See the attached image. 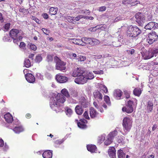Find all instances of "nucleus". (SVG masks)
<instances>
[{
  "label": "nucleus",
  "mask_w": 158,
  "mask_h": 158,
  "mask_svg": "<svg viewBox=\"0 0 158 158\" xmlns=\"http://www.w3.org/2000/svg\"><path fill=\"white\" fill-rule=\"evenodd\" d=\"M66 98L62 94H58L55 97L51 98L50 103L51 108L56 112L61 111L63 108L60 103H63L65 101Z\"/></svg>",
  "instance_id": "obj_1"
},
{
  "label": "nucleus",
  "mask_w": 158,
  "mask_h": 158,
  "mask_svg": "<svg viewBox=\"0 0 158 158\" xmlns=\"http://www.w3.org/2000/svg\"><path fill=\"white\" fill-rule=\"evenodd\" d=\"M141 32V30L137 26L131 25L128 27L127 33L128 36L136 40Z\"/></svg>",
  "instance_id": "obj_2"
},
{
  "label": "nucleus",
  "mask_w": 158,
  "mask_h": 158,
  "mask_svg": "<svg viewBox=\"0 0 158 158\" xmlns=\"http://www.w3.org/2000/svg\"><path fill=\"white\" fill-rule=\"evenodd\" d=\"M94 98L97 101H94L93 104L94 106L97 109H98L101 112H103V110H102L100 105L99 101L102 100L103 94H102L101 91L98 90H95L93 93Z\"/></svg>",
  "instance_id": "obj_3"
},
{
  "label": "nucleus",
  "mask_w": 158,
  "mask_h": 158,
  "mask_svg": "<svg viewBox=\"0 0 158 158\" xmlns=\"http://www.w3.org/2000/svg\"><path fill=\"white\" fill-rule=\"evenodd\" d=\"M132 120L131 117H125L123 121V126L125 132H129L131 127Z\"/></svg>",
  "instance_id": "obj_4"
},
{
  "label": "nucleus",
  "mask_w": 158,
  "mask_h": 158,
  "mask_svg": "<svg viewBox=\"0 0 158 158\" xmlns=\"http://www.w3.org/2000/svg\"><path fill=\"white\" fill-rule=\"evenodd\" d=\"M10 36L13 39V42L18 44V42L22 39V37L19 35V31L18 30L13 29L10 32Z\"/></svg>",
  "instance_id": "obj_5"
},
{
  "label": "nucleus",
  "mask_w": 158,
  "mask_h": 158,
  "mask_svg": "<svg viewBox=\"0 0 158 158\" xmlns=\"http://www.w3.org/2000/svg\"><path fill=\"white\" fill-rule=\"evenodd\" d=\"M54 61L56 63V69L61 71L64 70L65 69V63L61 61L58 57H55Z\"/></svg>",
  "instance_id": "obj_6"
},
{
  "label": "nucleus",
  "mask_w": 158,
  "mask_h": 158,
  "mask_svg": "<svg viewBox=\"0 0 158 158\" xmlns=\"http://www.w3.org/2000/svg\"><path fill=\"white\" fill-rule=\"evenodd\" d=\"M86 73L85 72L77 77L74 80L75 82L78 84H83L86 83L87 81V78L85 77Z\"/></svg>",
  "instance_id": "obj_7"
},
{
  "label": "nucleus",
  "mask_w": 158,
  "mask_h": 158,
  "mask_svg": "<svg viewBox=\"0 0 158 158\" xmlns=\"http://www.w3.org/2000/svg\"><path fill=\"white\" fill-rule=\"evenodd\" d=\"M158 38V36L156 33L154 31L148 34L147 41L149 44H152Z\"/></svg>",
  "instance_id": "obj_8"
},
{
  "label": "nucleus",
  "mask_w": 158,
  "mask_h": 158,
  "mask_svg": "<svg viewBox=\"0 0 158 158\" xmlns=\"http://www.w3.org/2000/svg\"><path fill=\"white\" fill-rule=\"evenodd\" d=\"M135 18L136 22L139 25L142 26L145 21L144 15L142 13L139 12L136 14Z\"/></svg>",
  "instance_id": "obj_9"
},
{
  "label": "nucleus",
  "mask_w": 158,
  "mask_h": 158,
  "mask_svg": "<svg viewBox=\"0 0 158 158\" xmlns=\"http://www.w3.org/2000/svg\"><path fill=\"white\" fill-rule=\"evenodd\" d=\"M133 102L129 100L128 101L126 107H124L122 108V111L123 112H126L128 113H130L133 111V109L132 107Z\"/></svg>",
  "instance_id": "obj_10"
},
{
  "label": "nucleus",
  "mask_w": 158,
  "mask_h": 158,
  "mask_svg": "<svg viewBox=\"0 0 158 158\" xmlns=\"http://www.w3.org/2000/svg\"><path fill=\"white\" fill-rule=\"evenodd\" d=\"M144 28L146 29L150 30H154L158 29V23L154 22H150L145 26Z\"/></svg>",
  "instance_id": "obj_11"
},
{
  "label": "nucleus",
  "mask_w": 158,
  "mask_h": 158,
  "mask_svg": "<svg viewBox=\"0 0 158 158\" xmlns=\"http://www.w3.org/2000/svg\"><path fill=\"white\" fill-rule=\"evenodd\" d=\"M56 79L60 83H64L68 81L67 77L60 73L56 75Z\"/></svg>",
  "instance_id": "obj_12"
},
{
  "label": "nucleus",
  "mask_w": 158,
  "mask_h": 158,
  "mask_svg": "<svg viewBox=\"0 0 158 158\" xmlns=\"http://www.w3.org/2000/svg\"><path fill=\"white\" fill-rule=\"evenodd\" d=\"M141 54L143 59L145 60L149 59L153 56L152 52L147 51L143 52Z\"/></svg>",
  "instance_id": "obj_13"
},
{
  "label": "nucleus",
  "mask_w": 158,
  "mask_h": 158,
  "mask_svg": "<svg viewBox=\"0 0 158 158\" xmlns=\"http://www.w3.org/2000/svg\"><path fill=\"white\" fill-rule=\"evenodd\" d=\"M75 122L77 123L78 126L80 128L84 129L86 128V126L85 124L87 123V121L85 119H81L79 122H78V120L76 119L75 120Z\"/></svg>",
  "instance_id": "obj_14"
},
{
  "label": "nucleus",
  "mask_w": 158,
  "mask_h": 158,
  "mask_svg": "<svg viewBox=\"0 0 158 158\" xmlns=\"http://www.w3.org/2000/svg\"><path fill=\"white\" fill-rule=\"evenodd\" d=\"M85 72L81 68H77L74 69L72 74V76L73 77H78L81 75L82 73Z\"/></svg>",
  "instance_id": "obj_15"
},
{
  "label": "nucleus",
  "mask_w": 158,
  "mask_h": 158,
  "mask_svg": "<svg viewBox=\"0 0 158 158\" xmlns=\"http://www.w3.org/2000/svg\"><path fill=\"white\" fill-rule=\"evenodd\" d=\"M13 131L16 134H19L20 133L23 132L24 129L21 125L17 126L11 128Z\"/></svg>",
  "instance_id": "obj_16"
},
{
  "label": "nucleus",
  "mask_w": 158,
  "mask_h": 158,
  "mask_svg": "<svg viewBox=\"0 0 158 158\" xmlns=\"http://www.w3.org/2000/svg\"><path fill=\"white\" fill-rule=\"evenodd\" d=\"M25 77L27 81L30 83H33L35 81L34 76L30 73H27L25 74Z\"/></svg>",
  "instance_id": "obj_17"
},
{
  "label": "nucleus",
  "mask_w": 158,
  "mask_h": 158,
  "mask_svg": "<svg viewBox=\"0 0 158 158\" xmlns=\"http://www.w3.org/2000/svg\"><path fill=\"white\" fill-rule=\"evenodd\" d=\"M108 153L111 158H116V150L114 147H110L108 151Z\"/></svg>",
  "instance_id": "obj_18"
},
{
  "label": "nucleus",
  "mask_w": 158,
  "mask_h": 158,
  "mask_svg": "<svg viewBox=\"0 0 158 158\" xmlns=\"http://www.w3.org/2000/svg\"><path fill=\"white\" fill-rule=\"evenodd\" d=\"M122 94V91L120 89H116L115 90L114 93V97L117 99H120Z\"/></svg>",
  "instance_id": "obj_19"
},
{
  "label": "nucleus",
  "mask_w": 158,
  "mask_h": 158,
  "mask_svg": "<svg viewBox=\"0 0 158 158\" xmlns=\"http://www.w3.org/2000/svg\"><path fill=\"white\" fill-rule=\"evenodd\" d=\"M88 150L91 153H97V151L95 145L92 144L88 145L87 146Z\"/></svg>",
  "instance_id": "obj_20"
},
{
  "label": "nucleus",
  "mask_w": 158,
  "mask_h": 158,
  "mask_svg": "<svg viewBox=\"0 0 158 158\" xmlns=\"http://www.w3.org/2000/svg\"><path fill=\"white\" fill-rule=\"evenodd\" d=\"M4 118L6 121L8 123H11L13 120L12 116L9 113H6L4 115Z\"/></svg>",
  "instance_id": "obj_21"
},
{
  "label": "nucleus",
  "mask_w": 158,
  "mask_h": 158,
  "mask_svg": "<svg viewBox=\"0 0 158 158\" xmlns=\"http://www.w3.org/2000/svg\"><path fill=\"white\" fill-rule=\"evenodd\" d=\"M52 151L50 150L45 151L42 153L44 158H52Z\"/></svg>",
  "instance_id": "obj_22"
},
{
  "label": "nucleus",
  "mask_w": 158,
  "mask_h": 158,
  "mask_svg": "<svg viewBox=\"0 0 158 158\" xmlns=\"http://www.w3.org/2000/svg\"><path fill=\"white\" fill-rule=\"evenodd\" d=\"M69 41L70 42H72L76 44L82 46L85 45L84 44H82V38L81 40L76 39H70L69 40Z\"/></svg>",
  "instance_id": "obj_23"
},
{
  "label": "nucleus",
  "mask_w": 158,
  "mask_h": 158,
  "mask_svg": "<svg viewBox=\"0 0 158 158\" xmlns=\"http://www.w3.org/2000/svg\"><path fill=\"white\" fill-rule=\"evenodd\" d=\"M89 114L91 118H94L96 117L98 113L93 107H91L90 109Z\"/></svg>",
  "instance_id": "obj_24"
},
{
  "label": "nucleus",
  "mask_w": 158,
  "mask_h": 158,
  "mask_svg": "<svg viewBox=\"0 0 158 158\" xmlns=\"http://www.w3.org/2000/svg\"><path fill=\"white\" fill-rule=\"evenodd\" d=\"M100 43V41L94 38H89L88 44L91 45H97Z\"/></svg>",
  "instance_id": "obj_25"
},
{
  "label": "nucleus",
  "mask_w": 158,
  "mask_h": 158,
  "mask_svg": "<svg viewBox=\"0 0 158 158\" xmlns=\"http://www.w3.org/2000/svg\"><path fill=\"white\" fill-rule=\"evenodd\" d=\"M75 111L77 114L81 115L82 113L83 110L81 106L78 105L75 108Z\"/></svg>",
  "instance_id": "obj_26"
},
{
  "label": "nucleus",
  "mask_w": 158,
  "mask_h": 158,
  "mask_svg": "<svg viewBox=\"0 0 158 158\" xmlns=\"http://www.w3.org/2000/svg\"><path fill=\"white\" fill-rule=\"evenodd\" d=\"M10 23H4L2 25V29L5 31H8L10 28Z\"/></svg>",
  "instance_id": "obj_27"
},
{
  "label": "nucleus",
  "mask_w": 158,
  "mask_h": 158,
  "mask_svg": "<svg viewBox=\"0 0 158 158\" xmlns=\"http://www.w3.org/2000/svg\"><path fill=\"white\" fill-rule=\"evenodd\" d=\"M85 73H86L85 77L87 78V80L88 79H92L94 78V76L92 72L88 71Z\"/></svg>",
  "instance_id": "obj_28"
},
{
  "label": "nucleus",
  "mask_w": 158,
  "mask_h": 158,
  "mask_svg": "<svg viewBox=\"0 0 158 158\" xmlns=\"http://www.w3.org/2000/svg\"><path fill=\"white\" fill-rule=\"evenodd\" d=\"M153 103L151 101H148L147 103V110L149 112H151L153 110Z\"/></svg>",
  "instance_id": "obj_29"
},
{
  "label": "nucleus",
  "mask_w": 158,
  "mask_h": 158,
  "mask_svg": "<svg viewBox=\"0 0 158 158\" xmlns=\"http://www.w3.org/2000/svg\"><path fill=\"white\" fill-rule=\"evenodd\" d=\"M118 131L121 132L119 130H118V131L115 130L113 131L110 132L108 135L113 139L114 138L115 139V137L117 135Z\"/></svg>",
  "instance_id": "obj_30"
},
{
  "label": "nucleus",
  "mask_w": 158,
  "mask_h": 158,
  "mask_svg": "<svg viewBox=\"0 0 158 158\" xmlns=\"http://www.w3.org/2000/svg\"><path fill=\"white\" fill-rule=\"evenodd\" d=\"M61 92L63 96H64L65 97L67 98H69L70 97V95L69 94V92L68 90L66 89H63L61 90Z\"/></svg>",
  "instance_id": "obj_31"
},
{
  "label": "nucleus",
  "mask_w": 158,
  "mask_h": 158,
  "mask_svg": "<svg viewBox=\"0 0 158 158\" xmlns=\"http://www.w3.org/2000/svg\"><path fill=\"white\" fill-rule=\"evenodd\" d=\"M113 139L108 135L105 140L104 143L105 145H108L110 144Z\"/></svg>",
  "instance_id": "obj_32"
},
{
  "label": "nucleus",
  "mask_w": 158,
  "mask_h": 158,
  "mask_svg": "<svg viewBox=\"0 0 158 158\" xmlns=\"http://www.w3.org/2000/svg\"><path fill=\"white\" fill-rule=\"evenodd\" d=\"M49 10L51 15H55L57 13L58 9L57 8L51 7L50 8Z\"/></svg>",
  "instance_id": "obj_33"
},
{
  "label": "nucleus",
  "mask_w": 158,
  "mask_h": 158,
  "mask_svg": "<svg viewBox=\"0 0 158 158\" xmlns=\"http://www.w3.org/2000/svg\"><path fill=\"white\" fill-rule=\"evenodd\" d=\"M106 135L103 134L98 137V142L99 144L102 143L105 140Z\"/></svg>",
  "instance_id": "obj_34"
},
{
  "label": "nucleus",
  "mask_w": 158,
  "mask_h": 158,
  "mask_svg": "<svg viewBox=\"0 0 158 158\" xmlns=\"http://www.w3.org/2000/svg\"><path fill=\"white\" fill-rule=\"evenodd\" d=\"M66 114L68 117H70L73 113L72 110L68 107H66L65 109Z\"/></svg>",
  "instance_id": "obj_35"
},
{
  "label": "nucleus",
  "mask_w": 158,
  "mask_h": 158,
  "mask_svg": "<svg viewBox=\"0 0 158 158\" xmlns=\"http://www.w3.org/2000/svg\"><path fill=\"white\" fill-rule=\"evenodd\" d=\"M104 100L106 104L109 106L111 105V102L109 97L107 95L105 96L104 97Z\"/></svg>",
  "instance_id": "obj_36"
},
{
  "label": "nucleus",
  "mask_w": 158,
  "mask_h": 158,
  "mask_svg": "<svg viewBox=\"0 0 158 158\" xmlns=\"http://www.w3.org/2000/svg\"><path fill=\"white\" fill-rule=\"evenodd\" d=\"M118 158H125V154L123 152V151L120 149L118 152Z\"/></svg>",
  "instance_id": "obj_37"
},
{
  "label": "nucleus",
  "mask_w": 158,
  "mask_h": 158,
  "mask_svg": "<svg viewBox=\"0 0 158 158\" xmlns=\"http://www.w3.org/2000/svg\"><path fill=\"white\" fill-rule=\"evenodd\" d=\"M24 64L26 67L29 68L31 66V63L29 59H26L24 61Z\"/></svg>",
  "instance_id": "obj_38"
},
{
  "label": "nucleus",
  "mask_w": 158,
  "mask_h": 158,
  "mask_svg": "<svg viewBox=\"0 0 158 158\" xmlns=\"http://www.w3.org/2000/svg\"><path fill=\"white\" fill-rule=\"evenodd\" d=\"M133 93L135 95L139 96L141 93V91L139 88H135L133 91Z\"/></svg>",
  "instance_id": "obj_39"
},
{
  "label": "nucleus",
  "mask_w": 158,
  "mask_h": 158,
  "mask_svg": "<svg viewBox=\"0 0 158 158\" xmlns=\"http://www.w3.org/2000/svg\"><path fill=\"white\" fill-rule=\"evenodd\" d=\"M42 60V58L40 55L36 56L35 59V62L37 63H39Z\"/></svg>",
  "instance_id": "obj_40"
},
{
  "label": "nucleus",
  "mask_w": 158,
  "mask_h": 158,
  "mask_svg": "<svg viewBox=\"0 0 158 158\" xmlns=\"http://www.w3.org/2000/svg\"><path fill=\"white\" fill-rule=\"evenodd\" d=\"M99 88L101 89L105 93H107L108 92V89L107 87L104 85L100 84L99 85Z\"/></svg>",
  "instance_id": "obj_41"
},
{
  "label": "nucleus",
  "mask_w": 158,
  "mask_h": 158,
  "mask_svg": "<svg viewBox=\"0 0 158 158\" xmlns=\"http://www.w3.org/2000/svg\"><path fill=\"white\" fill-rule=\"evenodd\" d=\"M86 58L85 56H82L81 55H79L77 56L76 59L78 60V61H83L86 60Z\"/></svg>",
  "instance_id": "obj_42"
},
{
  "label": "nucleus",
  "mask_w": 158,
  "mask_h": 158,
  "mask_svg": "<svg viewBox=\"0 0 158 158\" xmlns=\"http://www.w3.org/2000/svg\"><path fill=\"white\" fill-rule=\"evenodd\" d=\"M89 39V38L87 37H83L82 38V44H84L85 45V44H88Z\"/></svg>",
  "instance_id": "obj_43"
},
{
  "label": "nucleus",
  "mask_w": 158,
  "mask_h": 158,
  "mask_svg": "<svg viewBox=\"0 0 158 158\" xmlns=\"http://www.w3.org/2000/svg\"><path fill=\"white\" fill-rule=\"evenodd\" d=\"M124 19V18L123 15L119 16L116 18L113 22H117L119 21Z\"/></svg>",
  "instance_id": "obj_44"
},
{
  "label": "nucleus",
  "mask_w": 158,
  "mask_h": 158,
  "mask_svg": "<svg viewBox=\"0 0 158 158\" xmlns=\"http://www.w3.org/2000/svg\"><path fill=\"white\" fill-rule=\"evenodd\" d=\"M84 16L82 15H79L77 16L76 17H74V23L76 21H78L81 19L84 18Z\"/></svg>",
  "instance_id": "obj_45"
},
{
  "label": "nucleus",
  "mask_w": 158,
  "mask_h": 158,
  "mask_svg": "<svg viewBox=\"0 0 158 158\" xmlns=\"http://www.w3.org/2000/svg\"><path fill=\"white\" fill-rule=\"evenodd\" d=\"M28 45L30 49L34 51H35L37 49L36 46L35 45L33 44L32 43H29Z\"/></svg>",
  "instance_id": "obj_46"
},
{
  "label": "nucleus",
  "mask_w": 158,
  "mask_h": 158,
  "mask_svg": "<svg viewBox=\"0 0 158 158\" xmlns=\"http://www.w3.org/2000/svg\"><path fill=\"white\" fill-rule=\"evenodd\" d=\"M115 139L116 141H117L118 143H121L122 141L123 140V136H120L119 137H116Z\"/></svg>",
  "instance_id": "obj_47"
},
{
  "label": "nucleus",
  "mask_w": 158,
  "mask_h": 158,
  "mask_svg": "<svg viewBox=\"0 0 158 158\" xmlns=\"http://www.w3.org/2000/svg\"><path fill=\"white\" fill-rule=\"evenodd\" d=\"M46 60L48 62H51L53 60V56L51 55H48L47 57Z\"/></svg>",
  "instance_id": "obj_48"
},
{
  "label": "nucleus",
  "mask_w": 158,
  "mask_h": 158,
  "mask_svg": "<svg viewBox=\"0 0 158 158\" xmlns=\"http://www.w3.org/2000/svg\"><path fill=\"white\" fill-rule=\"evenodd\" d=\"M74 17L67 16L66 19L68 21L74 23Z\"/></svg>",
  "instance_id": "obj_49"
},
{
  "label": "nucleus",
  "mask_w": 158,
  "mask_h": 158,
  "mask_svg": "<svg viewBox=\"0 0 158 158\" xmlns=\"http://www.w3.org/2000/svg\"><path fill=\"white\" fill-rule=\"evenodd\" d=\"M19 11L20 12H22L24 15H26L28 13V11L27 10L24 8H20Z\"/></svg>",
  "instance_id": "obj_50"
},
{
  "label": "nucleus",
  "mask_w": 158,
  "mask_h": 158,
  "mask_svg": "<svg viewBox=\"0 0 158 158\" xmlns=\"http://www.w3.org/2000/svg\"><path fill=\"white\" fill-rule=\"evenodd\" d=\"M36 77L38 79L41 80L43 79V76L39 73H36Z\"/></svg>",
  "instance_id": "obj_51"
},
{
  "label": "nucleus",
  "mask_w": 158,
  "mask_h": 158,
  "mask_svg": "<svg viewBox=\"0 0 158 158\" xmlns=\"http://www.w3.org/2000/svg\"><path fill=\"white\" fill-rule=\"evenodd\" d=\"M64 141L63 139L56 140L55 141V144H60Z\"/></svg>",
  "instance_id": "obj_52"
},
{
  "label": "nucleus",
  "mask_w": 158,
  "mask_h": 158,
  "mask_svg": "<svg viewBox=\"0 0 158 158\" xmlns=\"http://www.w3.org/2000/svg\"><path fill=\"white\" fill-rule=\"evenodd\" d=\"M42 30L44 34L46 35H48L49 33V31L47 29L43 28L42 29Z\"/></svg>",
  "instance_id": "obj_53"
},
{
  "label": "nucleus",
  "mask_w": 158,
  "mask_h": 158,
  "mask_svg": "<svg viewBox=\"0 0 158 158\" xmlns=\"http://www.w3.org/2000/svg\"><path fill=\"white\" fill-rule=\"evenodd\" d=\"M83 116L86 119H89V118L88 115V112L87 111H85L83 114Z\"/></svg>",
  "instance_id": "obj_54"
},
{
  "label": "nucleus",
  "mask_w": 158,
  "mask_h": 158,
  "mask_svg": "<svg viewBox=\"0 0 158 158\" xmlns=\"http://www.w3.org/2000/svg\"><path fill=\"white\" fill-rule=\"evenodd\" d=\"M101 30H104L106 31H107L108 30V28L107 27L105 24L102 25V26L101 27Z\"/></svg>",
  "instance_id": "obj_55"
},
{
  "label": "nucleus",
  "mask_w": 158,
  "mask_h": 158,
  "mask_svg": "<svg viewBox=\"0 0 158 158\" xmlns=\"http://www.w3.org/2000/svg\"><path fill=\"white\" fill-rule=\"evenodd\" d=\"M31 19L35 21L38 23L40 24V21L35 17L32 16Z\"/></svg>",
  "instance_id": "obj_56"
},
{
  "label": "nucleus",
  "mask_w": 158,
  "mask_h": 158,
  "mask_svg": "<svg viewBox=\"0 0 158 158\" xmlns=\"http://www.w3.org/2000/svg\"><path fill=\"white\" fill-rule=\"evenodd\" d=\"M26 44L23 42H21L20 43L19 47L23 49H24L25 48Z\"/></svg>",
  "instance_id": "obj_57"
},
{
  "label": "nucleus",
  "mask_w": 158,
  "mask_h": 158,
  "mask_svg": "<svg viewBox=\"0 0 158 158\" xmlns=\"http://www.w3.org/2000/svg\"><path fill=\"white\" fill-rule=\"evenodd\" d=\"M124 94L126 98H128L130 97V93L128 92L125 91Z\"/></svg>",
  "instance_id": "obj_58"
},
{
  "label": "nucleus",
  "mask_w": 158,
  "mask_h": 158,
  "mask_svg": "<svg viewBox=\"0 0 158 158\" xmlns=\"http://www.w3.org/2000/svg\"><path fill=\"white\" fill-rule=\"evenodd\" d=\"M81 13L85 14V15H89V10H82L81 11Z\"/></svg>",
  "instance_id": "obj_59"
},
{
  "label": "nucleus",
  "mask_w": 158,
  "mask_h": 158,
  "mask_svg": "<svg viewBox=\"0 0 158 158\" xmlns=\"http://www.w3.org/2000/svg\"><path fill=\"white\" fill-rule=\"evenodd\" d=\"M152 54L153 55V56H156V54L158 53V48L156 49L155 50H154L153 52H152Z\"/></svg>",
  "instance_id": "obj_60"
},
{
  "label": "nucleus",
  "mask_w": 158,
  "mask_h": 158,
  "mask_svg": "<svg viewBox=\"0 0 158 158\" xmlns=\"http://www.w3.org/2000/svg\"><path fill=\"white\" fill-rule=\"evenodd\" d=\"M81 105L84 107L86 108L87 106L88 105V103L84 101L82 103Z\"/></svg>",
  "instance_id": "obj_61"
},
{
  "label": "nucleus",
  "mask_w": 158,
  "mask_h": 158,
  "mask_svg": "<svg viewBox=\"0 0 158 158\" xmlns=\"http://www.w3.org/2000/svg\"><path fill=\"white\" fill-rule=\"evenodd\" d=\"M106 8L105 6H101L99 8V11H105L106 10Z\"/></svg>",
  "instance_id": "obj_62"
},
{
  "label": "nucleus",
  "mask_w": 158,
  "mask_h": 158,
  "mask_svg": "<svg viewBox=\"0 0 158 158\" xmlns=\"http://www.w3.org/2000/svg\"><path fill=\"white\" fill-rule=\"evenodd\" d=\"M71 95L73 98H76L77 96V94L76 92L74 91L71 94Z\"/></svg>",
  "instance_id": "obj_63"
},
{
  "label": "nucleus",
  "mask_w": 158,
  "mask_h": 158,
  "mask_svg": "<svg viewBox=\"0 0 158 158\" xmlns=\"http://www.w3.org/2000/svg\"><path fill=\"white\" fill-rule=\"evenodd\" d=\"M153 64L154 65H158V57L154 60Z\"/></svg>",
  "instance_id": "obj_64"
}]
</instances>
